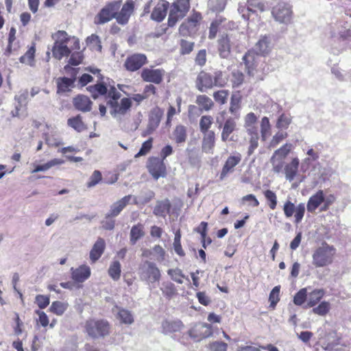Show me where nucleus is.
<instances>
[{
  "instance_id": "obj_1",
  "label": "nucleus",
  "mask_w": 351,
  "mask_h": 351,
  "mask_svg": "<svg viewBox=\"0 0 351 351\" xmlns=\"http://www.w3.org/2000/svg\"><path fill=\"white\" fill-rule=\"evenodd\" d=\"M228 81L227 75L221 70H215L213 73L202 71L195 80V87L201 93H205L213 87H224Z\"/></svg>"
},
{
  "instance_id": "obj_2",
  "label": "nucleus",
  "mask_w": 351,
  "mask_h": 351,
  "mask_svg": "<svg viewBox=\"0 0 351 351\" xmlns=\"http://www.w3.org/2000/svg\"><path fill=\"white\" fill-rule=\"evenodd\" d=\"M336 248L323 242L321 246L317 247L312 254V264L315 267H324L331 265L336 254Z\"/></svg>"
},
{
  "instance_id": "obj_3",
  "label": "nucleus",
  "mask_w": 351,
  "mask_h": 351,
  "mask_svg": "<svg viewBox=\"0 0 351 351\" xmlns=\"http://www.w3.org/2000/svg\"><path fill=\"white\" fill-rule=\"evenodd\" d=\"M121 95L118 92L114 86H111L107 93V105L111 108L110 114L115 117L117 114H125L126 112L131 108L132 101L130 98H123L121 100V104H119L118 99Z\"/></svg>"
},
{
  "instance_id": "obj_4",
  "label": "nucleus",
  "mask_w": 351,
  "mask_h": 351,
  "mask_svg": "<svg viewBox=\"0 0 351 351\" xmlns=\"http://www.w3.org/2000/svg\"><path fill=\"white\" fill-rule=\"evenodd\" d=\"M86 332L93 339L104 338L110 335V325L107 320L91 319L85 324Z\"/></svg>"
},
{
  "instance_id": "obj_5",
  "label": "nucleus",
  "mask_w": 351,
  "mask_h": 351,
  "mask_svg": "<svg viewBox=\"0 0 351 351\" xmlns=\"http://www.w3.org/2000/svg\"><path fill=\"white\" fill-rule=\"evenodd\" d=\"M139 278L148 285L158 282L161 278V273L156 264L149 261H143L138 268Z\"/></svg>"
},
{
  "instance_id": "obj_6",
  "label": "nucleus",
  "mask_w": 351,
  "mask_h": 351,
  "mask_svg": "<svg viewBox=\"0 0 351 351\" xmlns=\"http://www.w3.org/2000/svg\"><path fill=\"white\" fill-rule=\"evenodd\" d=\"M169 8L167 24L169 27H173L188 13L190 9V0H176Z\"/></svg>"
},
{
  "instance_id": "obj_7",
  "label": "nucleus",
  "mask_w": 351,
  "mask_h": 351,
  "mask_svg": "<svg viewBox=\"0 0 351 351\" xmlns=\"http://www.w3.org/2000/svg\"><path fill=\"white\" fill-rule=\"evenodd\" d=\"M271 15L276 22L289 25L293 19L292 6L289 3L280 1L272 8Z\"/></svg>"
},
{
  "instance_id": "obj_8",
  "label": "nucleus",
  "mask_w": 351,
  "mask_h": 351,
  "mask_svg": "<svg viewBox=\"0 0 351 351\" xmlns=\"http://www.w3.org/2000/svg\"><path fill=\"white\" fill-rule=\"evenodd\" d=\"M121 1L108 3L95 16L94 23L96 25H103L112 19H116V14L121 7Z\"/></svg>"
},
{
  "instance_id": "obj_9",
  "label": "nucleus",
  "mask_w": 351,
  "mask_h": 351,
  "mask_svg": "<svg viewBox=\"0 0 351 351\" xmlns=\"http://www.w3.org/2000/svg\"><path fill=\"white\" fill-rule=\"evenodd\" d=\"M147 169L154 180L165 178L167 176V168L164 160L157 157L149 159Z\"/></svg>"
},
{
  "instance_id": "obj_10",
  "label": "nucleus",
  "mask_w": 351,
  "mask_h": 351,
  "mask_svg": "<svg viewBox=\"0 0 351 351\" xmlns=\"http://www.w3.org/2000/svg\"><path fill=\"white\" fill-rule=\"evenodd\" d=\"M201 19V14L194 12L186 21L180 25L179 27L180 34L184 36L194 34L196 31V27L199 25Z\"/></svg>"
},
{
  "instance_id": "obj_11",
  "label": "nucleus",
  "mask_w": 351,
  "mask_h": 351,
  "mask_svg": "<svg viewBox=\"0 0 351 351\" xmlns=\"http://www.w3.org/2000/svg\"><path fill=\"white\" fill-rule=\"evenodd\" d=\"M271 34L261 35L254 48L257 55L266 56L269 54L274 47Z\"/></svg>"
},
{
  "instance_id": "obj_12",
  "label": "nucleus",
  "mask_w": 351,
  "mask_h": 351,
  "mask_svg": "<svg viewBox=\"0 0 351 351\" xmlns=\"http://www.w3.org/2000/svg\"><path fill=\"white\" fill-rule=\"evenodd\" d=\"M147 62V57L142 53H134L128 56L124 63V66L129 71H136Z\"/></svg>"
},
{
  "instance_id": "obj_13",
  "label": "nucleus",
  "mask_w": 351,
  "mask_h": 351,
  "mask_svg": "<svg viewBox=\"0 0 351 351\" xmlns=\"http://www.w3.org/2000/svg\"><path fill=\"white\" fill-rule=\"evenodd\" d=\"M162 111L158 108L153 109L149 117V122L147 129L143 132V136L151 134L158 127L161 118L162 117Z\"/></svg>"
},
{
  "instance_id": "obj_14",
  "label": "nucleus",
  "mask_w": 351,
  "mask_h": 351,
  "mask_svg": "<svg viewBox=\"0 0 351 351\" xmlns=\"http://www.w3.org/2000/svg\"><path fill=\"white\" fill-rule=\"evenodd\" d=\"M217 51L221 58L228 59L231 55V41L227 34H223L217 40Z\"/></svg>"
},
{
  "instance_id": "obj_15",
  "label": "nucleus",
  "mask_w": 351,
  "mask_h": 351,
  "mask_svg": "<svg viewBox=\"0 0 351 351\" xmlns=\"http://www.w3.org/2000/svg\"><path fill=\"white\" fill-rule=\"evenodd\" d=\"M165 71L161 69H144L141 77L145 82L159 84L162 82Z\"/></svg>"
},
{
  "instance_id": "obj_16",
  "label": "nucleus",
  "mask_w": 351,
  "mask_h": 351,
  "mask_svg": "<svg viewBox=\"0 0 351 351\" xmlns=\"http://www.w3.org/2000/svg\"><path fill=\"white\" fill-rule=\"evenodd\" d=\"M134 8V2L132 0H128L123 5L120 12H117L116 20L121 25L128 23Z\"/></svg>"
},
{
  "instance_id": "obj_17",
  "label": "nucleus",
  "mask_w": 351,
  "mask_h": 351,
  "mask_svg": "<svg viewBox=\"0 0 351 351\" xmlns=\"http://www.w3.org/2000/svg\"><path fill=\"white\" fill-rule=\"evenodd\" d=\"M189 334L193 339H204L212 336L213 332L210 325L203 323L190 330Z\"/></svg>"
},
{
  "instance_id": "obj_18",
  "label": "nucleus",
  "mask_w": 351,
  "mask_h": 351,
  "mask_svg": "<svg viewBox=\"0 0 351 351\" xmlns=\"http://www.w3.org/2000/svg\"><path fill=\"white\" fill-rule=\"evenodd\" d=\"M132 197V195H125L121 199L113 203L110 206L109 211L107 213V217H117L121 213V211L126 207V206L129 204Z\"/></svg>"
},
{
  "instance_id": "obj_19",
  "label": "nucleus",
  "mask_w": 351,
  "mask_h": 351,
  "mask_svg": "<svg viewBox=\"0 0 351 351\" xmlns=\"http://www.w3.org/2000/svg\"><path fill=\"white\" fill-rule=\"evenodd\" d=\"M339 45L332 46L331 47V53L335 56L341 53L348 47V43L351 41V32L349 29H344L339 32Z\"/></svg>"
},
{
  "instance_id": "obj_20",
  "label": "nucleus",
  "mask_w": 351,
  "mask_h": 351,
  "mask_svg": "<svg viewBox=\"0 0 351 351\" xmlns=\"http://www.w3.org/2000/svg\"><path fill=\"white\" fill-rule=\"evenodd\" d=\"M256 55L254 48H253L252 50H249L246 52L242 58L243 62L245 64V71L250 76L254 75V71L256 67L255 60Z\"/></svg>"
},
{
  "instance_id": "obj_21",
  "label": "nucleus",
  "mask_w": 351,
  "mask_h": 351,
  "mask_svg": "<svg viewBox=\"0 0 351 351\" xmlns=\"http://www.w3.org/2000/svg\"><path fill=\"white\" fill-rule=\"evenodd\" d=\"M241 160V156L239 154L237 156H229L222 168L219 177L220 180H223L230 172L233 171L234 167L240 162Z\"/></svg>"
},
{
  "instance_id": "obj_22",
  "label": "nucleus",
  "mask_w": 351,
  "mask_h": 351,
  "mask_svg": "<svg viewBox=\"0 0 351 351\" xmlns=\"http://www.w3.org/2000/svg\"><path fill=\"white\" fill-rule=\"evenodd\" d=\"M169 3L163 1L157 4L151 14V19L157 22H161L167 15Z\"/></svg>"
},
{
  "instance_id": "obj_23",
  "label": "nucleus",
  "mask_w": 351,
  "mask_h": 351,
  "mask_svg": "<svg viewBox=\"0 0 351 351\" xmlns=\"http://www.w3.org/2000/svg\"><path fill=\"white\" fill-rule=\"evenodd\" d=\"M93 102L90 98L86 95H77L73 99L74 107L82 112H89L91 110Z\"/></svg>"
},
{
  "instance_id": "obj_24",
  "label": "nucleus",
  "mask_w": 351,
  "mask_h": 351,
  "mask_svg": "<svg viewBox=\"0 0 351 351\" xmlns=\"http://www.w3.org/2000/svg\"><path fill=\"white\" fill-rule=\"evenodd\" d=\"M237 123L234 118H228L223 125L221 132V141L226 142L227 141H232V138L230 135L236 130Z\"/></svg>"
},
{
  "instance_id": "obj_25",
  "label": "nucleus",
  "mask_w": 351,
  "mask_h": 351,
  "mask_svg": "<svg viewBox=\"0 0 351 351\" xmlns=\"http://www.w3.org/2000/svg\"><path fill=\"white\" fill-rule=\"evenodd\" d=\"M324 194L322 190H319L315 194L310 197L306 205L309 213H314L315 210L324 202Z\"/></svg>"
},
{
  "instance_id": "obj_26",
  "label": "nucleus",
  "mask_w": 351,
  "mask_h": 351,
  "mask_svg": "<svg viewBox=\"0 0 351 351\" xmlns=\"http://www.w3.org/2000/svg\"><path fill=\"white\" fill-rule=\"evenodd\" d=\"M72 278L77 282H83L90 276V269L88 266L82 265L74 269L71 268Z\"/></svg>"
},
{
  "instance_id": "obj_27",
  "label": "nucleus",
  "mask_w": 351,
  "mask_h": 351,
  "mask_svg": "<svg viewBox=\"0 0 351 351\" xmlns=\"http://www.w3.org/2000/svg\"><path fill=\"white\" fill-rule=\"evenodd\" d=\"M184 328V324L180 320H165L162 323V333L168 335L180 331Z\"/></svg>"
},
{
  "instance_id": "obj_28",
  "label": "nucleus",
  "mask_w": 351,
  "mask_h": 351,
  "mask_svg": "<svg viewBox=\"0 0 351 351\" xmlns=\"http://www.w3.org/2000/svg\"><path fill=\"white\" fill-rule=\"evenodd\" d=\"M105 247L104 239L98 238L90 252V259L93 263L96 262L101 256L104 252Z\"/></svg>"
},
{
  "instance_id": "obj_29",
  "label": "nucleus",
  "mask_w": 351,
  "mask_h": 351,
  "mask_svg": "<svg viewBox=\"0 0 351 351\" xmlns=\"http://www.w3.org/2000/svg\"><path fill=\"white\" fill-rule=\"evenodd\" d=\"M171 203L168 199L158 200L156 202L153 213L156 216L165 217L171 209Z\"/></svg>"
},
{
  "instance_id": "obj_30",
  "label": "nucleus",
  "mask_w": 351,
  "mask_h": 351,
  "mask_svg": "<svg viewBox=\"0 0 351 351\" xmlns=\"http://www.w3.org/2000/svg\"><path fill=\"white\" fill-rule=\"evenodd\" d=\"M299 164V159L298 158H293L290 163L285 165V178L289 182L293 181L294 178L295 177L298 170Z\"/></svg>"
},
{
  "instance_id": "obj_31",
  "label": "nucleus",
  "mask_w": 351,
  "mask_h": 351,
  "mask_svg": "<svg viewBox=\"0 0 351 351\" xmlns=\"http://www.w3.org/2000/svg\"><path fill=\"white\" fill-rule=\"evenodd\" d=\"M53 56L61 60L64 56H69L71 51L66 45L54 43L51 49Z\"/></svg>"
},
{
  "instance_id": "obj_32",
  "label": "nucleus",
  "mask_w": 351,
  "mask_h": 351,
  "mask_svg": "<svg viewBox=\"0 0 351 351\" xmlns=\"http://www.w3.org/2000/svg\"><path fill=\"white\" fill-rule=\"evenodd\" d=\"M143 225L138 223L132 227L130 233V242L132 245H135L136 242L144 237Z\"/></svg>"
},
{
  "instance_id": "obj_33",
  "label": "nucleus",
  "mask_w": 351,
  "mask_h": 351,
  "mask_svg": "<svg viewBox=\"0 0 351 351\" xmlns=\"http://www.w3.org/2000/svg\"><path fill=\"white\" fill-rule=\"evenodd\" d=\"M173 139L178 144L183 143L187 138L186 128L182 125H178L174 129L173 133Z\"/></svg>"
},
{
  "instance_id": "obj_34",
  "label": "nucleus",
  "mask_w": 351,
  "mask_h": 351,
  "mask_svg": "<svg viewBox=\"0 0 351 351\" xmlns=\"http://www.w3.org/2000/svg\"><path fill=\"white\" fill-rule=\"evenodd\" d=\"M67 124L77 132H81L86 129V126L82 121V117L80 114L69 119Z\"/></svg>"
},
{
  "instance_id": "obj_35",
  "label": "nucleus",
  "mask_w": 351,
  "mask_h": 351,
  "mask_svg": "<svg viewBox=\"0 0 351 351\" xmlns=\"http://www.w3.org/2000/svg\"><path fill=\"white\" fill-rule=\"evenodd\" d=\"M64 162V161L62 159L54 158L43 165H36L34 169L32 171V173H34L39 171H45L56 165H60L63 164Z\"/></svg>"
},
{
  "instance_id": "obj_36",
  "label": "nucleus",
  "mask_w": 351,
  "mask_h": 351,
  "mask_svg": "<svg viewBox=\"0 0 351 351\" xmlns=\"http://www.w3.org/2000/svg\"><path fill=\"white\" fill-rule=\"evenodd\" d=\"M324 291L323 289H315L308 295V300L306 307H313L317 304L323 298Z\"/></svg>"
},
{
  "instance_id": "obj_37",
  "label": "nucleus",
  "mask_w": 351,
  "mask_h": 351,
  "mask_svg": "<svg viewBox=\"0 0 351 351\" xmlns=\"http://www.w3.org/2000/svg\"><path fill=\"white\" fill-rule=\"evenodd\" d=\"M195 103L206 111L210 110L214 106L212 99L206 95H197Z\"/></svg>"
},
{
  "instance_id": "obj_38",
  "label": "nucleus",
  "mask_w": 351,
  "mask_h": 351,
  "mask_svg": "<svg viewBox=\"0 0 351 351\" xmlns=\"http://www.w3.org/2000/svg\"><path fill=\"white\" fill-rule=\"evenodd\" d=\"M68 306L69 305L66 302L55 301L51 303L49 310L51 313L60 316L66 311Z\"/></svg>"
},
{
  "instance_id": "obj_39",
  "label": "nucleus",
  "mask_w": 351,
  "mask_h": 351,
  "mask_svg": "<svg viewBox=\"0 0 351 351\" xmlns=\"http://www.w3.org/2000/svg\"><path fill=\"white\" fill-rule=\"evenodd\" d=\"M241 101V98L238 94H233L231 96L230 99V106L229 108V111L231 114L234 115L236 117H239V110L241 108L240 104Z\"/></svg>"
},
{
  "instance_id": "obj_40",
  "label": "nucleus",
  "mask_w": 351,
  "mask_h": 351,
  "mask_svg": "<svg viewBox=\"0 0 351 351\" xmlns=\"http://www.w3.org/2000/svg\"><path fill=\"white\" fill-rule=\"evenodd\" d=\"M167 274L173 281L179 284L183 283L182 278H186L187 280H189V279L188 278H186L185 275L179 268L169 269L167 271Z\"/></svg>"
},
{
  "instance_id": "obj_41",
  "label": "nucleus",
  "mask_w": 351,
  "mask_h": 351,
  "mask_svg": "<svg viewBox=\"0 0 351 351\" xmlns=\"http://www.w3.org/2000/svg\"><path fill=\"white\" fill-rule=\"evenodd\" d=\"M36 49L34 47H31L26 53L20 58V62L31 66L34 64V53Z\"/></svg>"
},
{
  "instance_id": "obj_42",
  "label": "nucleus",
  "mask_w": 351,
  "mask_h": 351,
  "mask_svg": "<svg viewBox=\"0 0 351 351\" xmlns=\"http://www.w3.org/2000/svg\"><path fill=\"white\" fill-rule=\"evenodd\" d=\"M108 274L114 280H118L120 278L121 264L118 261H114L110 265Z\"/></svg>"
},
{
  "instance_id": "obj_43",
  "label": "nucleus",
  "mask_w": 351,
  "mask_h": 351,
  "mask_svg": "<svg viewBox=\"0 0 351 351\" xmlns=\"http://www.w3.org/2000/svg\"><path fill=\"white\" fill-rule=\"evenodd\" d=\"M74 82L75 79H70L66 77L58 78L57 82L58 91L66 92Z\"/></svg>"
},
{
  "instance_id": "obj_44",
  "label": "nucleus",
  "mask_w": 351,
  "mask_h": 351,
  "mask_svg": "<svg viewBox=\"0 0 351 351\" xmlns=\"http://www.w3.org/2000/svg\"><path fill=\"white\" fill-rule=\"evenodd\" d=\"M118 318L121 322L125 324H131L134 322V317L132 313L125 308H121L118 313Z\"/></svg>"
},
{
  "instance_id": "obj_45",
  "label": "nucleus",
  "mask_w": 351,
  "mask_h": 351,
  "mask_svg": "<svg viewBox=\"0 0 351 351\" xmlns=\"http://www.w3.org/2000/svg\"><path fill=\"white\" fill-rule=\"evenodd\" d=\"M213 119L210 115H204L199 120V130L202 133L205 134L211 127Z\"/></svg>"
},
{
  "instance_id": "obj_46",
  "label": "nucleus",
  "mask_w": 351,
  "mask_h": 351,
  "mask_svg": "<svg viewBox=\"0 0 351 351\" xmlns=\"http://www.w3.org/2000/svg\"><path fill=\"white\" fill-rule=\"evenodd\" d=\"M226 0H209L208 6L213 12H221L224 10Z\"/></svg>"
},
{
  "instance_id": "obj_47",
  "label": "nucleus",
  "mask_w": 351,
  "mask_h": 351,
  "mask_svg": "<svg viewBox=\"0 0 351 351\" xmlns=\"http://www.w3.org/2000/svg\"><path fill=\"white\" fill-rule=\"evenodd\" d=\"M52 38L55 40L54 43L66 45L69 40L68 34L63 30H59L55 34H52Z\"/></svg>"
},
{
  "instance_id": "obj_48",
  "label": "nucleus",
  "mask_w": 351,
  "mask_h": 351,
  "mask_svg": "<svg viewBox=\"0 0 351 351\" xmlns=\"http://www.w3.org/2000/svg\"><path fill=\"white\" fill-rule=\"evenodd\" d=\"M291 123V118L285 114H282L278 118L276 126L279 130H286L289 128Z\"/></svg>"
},
{
  "instance_id": "obj_49",
  "label": "nucleus",
  "mask_w": 351,
  "mask_h": 351,
  "mask_svg": "<svg viewBox=\"0 0 351 351\" xmlns=\"http://www.w3.org/2000/svg\"><path fill=\"white\" fill-rule=\"evenodd\" d=\"M229 95V90H219L214 92L213 98L215 101L220 105L225 104Z\"/></svg>"
},
{
  "instance_id": "obj_50",
  "label": "nucleus",
  "mask_w": 351,
  "mask_h": 351,
  "mask_svg": "<svg viewBox=\"0 0 351 351\" xmlns=\"http://www.w3.org/2000/svg\"><path fill=\"white\" fill-rule=\"evenodd\" d=\"M86 42L87 45L90 47L91 49L101 51V41L99 37L97 35L92 34L86 38Z\"/></svg>"
},
{
  "instance_id": "obj_51",
  "label": "nucleus",
  "mask_w": 351,
  "mask_h": 351,
  "mask_svg": "<svg viewBox=\"0 0 351 351\" xmlns=\"http://www.w3.org/2000/svg\"><path fill=\"white\" fill-rule=\"evenodd\" d=\"M180 53L181 55H187L192 52L194 48V43L184 39H181L180 43Z\"/></svg>"
},
{
  "instance_id": "obj_52",
  "label": "nucleus",
  "mask_w": 351,
  "mask_h": 351,
  "mask_svg": "<svg viewBox=\"0 0 351 351\" xmlns=\"http://www.w3.org/2000/svg\"><path fill=\"white\" fill-rule=\"evenodd\" d=\"M280 286L274 287L269 293V300L270 302L269 306L272 308H274L280 300L279 293H280Z\"/></svg>"
},
{
  "instance_id": "obj_53",
  "label": "nucleus",
  "mask_w": 351,
  "mask_h": 351,
  "mask_svg": "<svg viewBox=\"0 0 351 351\" xmlns=\"http://www.w3.org/2000/svg\"><path fill=\"white\" fill-rule=\"evenodd\" d=\"M162 285H163V287L161 288V290L162 291L163 295L165 296H166L167 298H171L174 295L176 294V287L172 282H167L163 283Z\"/></svg>"
},
{
  "instance_id": "obj_54",
  "label": "nucleus",
  "mask_w": 351,
  "mask_h": 351,
  "mask_svg": "<svg viewBox=\"0 0 351 351\" xmlns=\"http://www.w3.org/2000/svg\"><path fill=\"white\" fill-rule=\"evenodd\" d=\"M247 3L252 7V13H254L256 10L261 12L266 10V4L262 0H247Z\"/></svg>"
},
{
  "instance_id": "obj_55",
  "label": "nucleus",
  "mask_w": 351,
  "mask_h": 351,
  "mask_svg": "<svg viewBox=\"0 0 351 351\" xmlns=\"http://www.w3.org/2000/svg\"><path fill=\"white\" fill-rule=\"evenodd\" d=\"M306 298L307 290L306 288H302L294 295L293 303L297 306H301L304 303Z\"/></svg>"
},
{
  "instance_id": "obj_56",
  "label": "nucleus",
  "mask_w": 351,
  "mask_h": 351,
  "mask_svg": "<svg viewBox=\"0 0 351 351\" xmlns=\"http://www.w3.org/2000/svg\"><path fill=\"white\" fill-rule=\"evenodd\" d=\"M330 310V304L328 302H322L317 307L313 308L312 311L315 314L321 316L326 315Z\"/></svg>"
},
{
  "instance_id": "obj_57",
  "label": "nucleus",
  "mask_w": 351,
  "mask_h": 351,
  "mask_svg": "<svg viewBox=\"0 0 351 351\" xmlns=\"http://www.w3.org/2000/svg\"><path fill=\"white\" fill-rule=\"evenodd\" d=\"M210 351H227L228 344L221 341H215L208 346Z\"/></svg>"
},
{
  "instance_id": "obj_58",
  "label": "nucleus",
  "mask_w": 351,
  "mask_h": 351,
  "mask_svg": "<svg viewBox=\"0 0 351 351\" xmlns=\"http://www.w3.org/2000/svg\"><path fill=\"white\" fill-rule=\"evenodd\" d=\"M264 195L265 198L269 202V208L272 210L275 209L277 205V197L275 193L271 190H266L264 192Z\"/></svg>"
},
{
  "instance_id": "obj_59",
  "label": "nucleus",
  "mask_w": 351,
  "mask_h": 351,
  "mask_svg": "<svg viewBox=\"0 0 351 351\" xmlns=\"http://www.w3.org/2000/svg\"><path fill=\"white\" fill-rule=\"evenodd\" d=\"M291 148V144L286 143L282 145L280 148L278 149L274 152L273 156L276 158V156L280 157L281 159L285 158L290 152Z\"/></svg>"
},
{
  "instance_id": "obj_60",
  "label": "nucleus",
  "mask_w": 351,
  "mask_h": 351,
  "mask_svg": "<svg viewBox=\"0 0 351 351\" xmlns=\"http://www.w3.org/2000/svg\"><path fill=\"white\" fill-rule=\"evenodd\" d=\"M50 302L49 297L45 295H37L35 298V303L40 309L45 308Z\"/></svg>"
},
{
  "instance_id": "obj_61",
  "label": "nucleus",
  "mask_w": 351,
  "mask_h": 351,
  "mask_svg": "<svg viewBox=\"0 0 351 351\" xmlns=\"http://www.w3.org/2000/svg\"><path fill=\"white\" fill-rule=\"evenodd\" d=\"M305 213V205L304 203H300L295 210V223H299L302 221Z\"/></svg>"
},
{
  "instance_id": "obj_62",
  "label": "nucleus",
  "mask_w": 351,
  "mask_h": 351,
  "mask_svg": "<svg viewBox=\"0 0 351 351\" xmlns=\"http://www.w3.org/2000/svg\"><path fill=\"white\" fill-rule=\"evenodd\" d=\"M258 132H254V134L250 137V146L247 149V156H250L254 152V150L258 146Z\"/></svg>"
},
{
  "instance_id": "obj_63",
  "label": "nucleus",
  "mask_w": 351,
  "mask_h": 351,
  "mask_svg": "<svg viewBox=\"0 0 351 351\" xmlns=\"http://www.w3.org/2000/svg\"><path fill=\"white\" fill-rule=\"evenodd\" d=\"M84 59V55L82 51H77L71 53L69 60V63L73 66H77L81 64Z\"/></svg>"
},
{
  "instance_id": "obj_64",
  "label": "nucleus",
  "mask_w": 351,
  "mask_h": 351,
  "mask_svg": "<svg viewBox=\"0 0 351 351\" xmlns=\"http://www.w3.org/2000/svg\"><path fill=\"white\" fill-rule=\"evenodd\" d=\"M101 178L102 176L101 172L98 170H95L89 178L87 186L89 188L95 186L101 180Z\"/></svg>"
}]
</instances>
